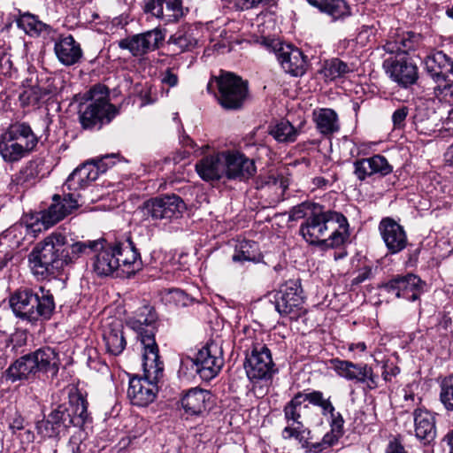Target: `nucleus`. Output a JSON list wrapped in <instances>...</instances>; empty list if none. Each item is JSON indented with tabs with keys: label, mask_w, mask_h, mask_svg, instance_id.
<instances>
[{
	"label": "nucleus",
	"mask_w": 453,
	"mask_h": 453,
	"mask_svg": "<svg viewBox=\"0 0 453 453\" xmlns=\"http://www.w3.org/2000/svg\"><path fill=\"white\" fill-rule=\"evenodd\" d=\"M80 196L79 193L68 191L63 186V195H54L50 206L38 213L35 218V221L27 225V228L35 234L57 224L79 208Z\"/></svg>",
	"instance_id": "1a4fd4ad"
},
{
	"label": "nucleus",
	"mask_w": 453,
	"mask_h": 453,
	"mask_svg": "<svg viewBox=\"0 0 453 453\" xmlns=\"http://www.w3.org/2000/svg\"><path fill=\"white\" fill-rule=\"evenodd\" d=\"M273 303L280 315L288 316L290 319H297L305 312L301 286L295 280L280 287L274 296Z\"/></svg>",
	"instance_id": "2eb2a0df"
},
{
	"label": "nucleus",
	"mask_w": 453,
	"mask_h": 453,
	"mask_svg": "<svg viewBox=\"0 0 453 453\" xmlns=\"http://www.w3.org/2000/svg\"><path fill=\"white\" fill-rule=\"evenodd\" d=\"M434 93L437 96H441L453 104V81L438 84L434 88Z\"/></svg>",
	"instance_id": "864d4df0"
},
{
	"label": "nucleus",
	"mask_w": 453,
	"mask_h": 453,
	"mask_svg": "<svg viewBox=\"0 0 453 453\" xmlns=\"http://www.w3.org/2000/svg\"><path fill=\"white\" fill-rule=\"evenodd\" d=\"M331 418V429L334 433L338 434V435H342L343 434V426L344 419L340 412H334L330 416Z\"/></svg>",
	"instance_id": "bf43d9fd"
},
{
	"label": "nucleus",
	"mask_w": 453,
	"mask_h": 453,
	"mask_svg": "<svg viewBox=\"0 0 453 453\" xmlns=\"http://www.w3.org/2000/svg\"><path fill=\"white\" fill-rule=\"evenodd\" d=\"M440 400L447 411H453V375L445 377L442 380Z\"/></svg>",
	"instance_id": "de8ad7c7"
},
{
	"label": "nucleus",
	"mask_w": 453,
	"mask_h": 453,
	"mask_svg": "<svg viewBox=\"0 0 453 453\" xmlns=\"http://www.w3.org/2000/svg\"><path fill=\"white\" fill-rule=\"evenodd\" d=\"M142 10L165 24L179 21L188 12L182 0H143Z\"/></svg>",
	"instance_id": "6ab92c4d"
},
{
	"label": "nucleus",
	"mask_w": 453,
	"mask_h": 453,
	"mask_svg": "<svg viewBox=\"0 0 453 453\" xmlns=\"http://www.w3.org/2000/svg\"><path fill=\"white\" fill-rule=\"evenodd\" d=\"M354 174L360 181L372 175L386 176L393 172V166L388 159L380 154L372 157L357 159L353 163Z\"/></svg>",
	"instance_id": "bb28decb"
},
{
	"label": "nucleus",
	"mask_w": 453,
	"mask_h": 453,
	"mask_svg": "<svg viewBox=\"0 0 453 453\" xmlns=\"http://www.w3.org/2000/svg\"><path fill=\"white\" fill-rule=\"evenodd\" d=\"M115 257L119 264V271L127 275L134 274L142 267L140 253L130 238L113 242Z\"/></svg>",
	"instance_id": "393cba45"
},
{
	"label": "nucleus",
	"mask_w": 453,
	"mask_h": 453,
	"mask_svg": "<svg viewBox=\"0 0 453 453\" xmlns=\"http://www.w3.org/2000/svg\"><path fill=\"white\" fill-rule=\"evenodd\" d=\"M425 287L426 282L413 273L398 275L383 285L388 293L411 302L419 299L425 291Z\"/></svg>",
	"instance_id": "a211bd4d"
},
{
	"label": "nucleus",
	"mask_w": 453,
	"mask_h": 453,
	"mask_svg": "<svg viewBox=\"0 0 453 453\" xmlns=\"http://www.w3.org/2000/svg\"><path fill=\"white\" fill-rule=\"evenodd\" d=\"M298 425L297 427L285 426L281 432V437L284 440L296 439L305 451L311 440V431L303 423H298Z\"/></svg>",
	"instance_id": "37998d69"
},
{
	"label": "nucleus",
	"mask_w": 453,
	"mask_h": 453,
	"mask_svg": "<svg viewBox=\"0 0 453 453\" xmlns=\"http://www.w3.org/2000/svg\"><path fill=\"white\" fill-rule=\"evenodd\" d=\"M119 113L109 102V91L104 85L97 84L85 94V101L79 105V119L83 128H100L109 124Z\"/></svg>",
	"instance_id": "0eeeda50"
},
{
	"label": "nucleus",
	"mask_w": 453,
	"mask_h": 453,
	"mask_svg": "<svg viewBox=\"0 0 453 453\" xmlns=\"http://www.w3.org/2000/svg\"><path fill=\"white\" fill-rule=\"evenodd\" d=\"M372 268L370 266H365L360 269L357 275L353 279V284H359L372 277Z\"/></svg>",
	"instance_id": "052dcab7"
},
{
	"label": "nucleus",
	"mask_w": 453,
	"mask_h": 453,
	"mask_svg": "<svg viewBox=\"0 0 453 453\" xmlns=\"http://www.w3.org/2000/svg\"><path fill=\"white\" fill-rule=\"evenodd\" d=\"M187 206L175 194L161 195L143 202L139 211L144 220L168 224L182 217Z\"/></svg>",
	"instance_id": "9d476101"
},
{
	"label": "nucleus",
	"mask_w": 453,
	"mask_h": 453,
	"mask_svg": "<svg viewBox=\"0 0 453 453\" xmlns=\"http://www.w3.org/2000/svg\"><path fill=\"white\" fill-rule=\"evenodd\" d=\"M100 247V239L86 242H76L70 246L73 262L81 255H94Z\"/></svg>",
	"instance_id": "49530a36"
},
{
	"label": "nucleus",
	"mask_w": 453,
	"mask_h": 453,
	"mask_svg": "<svg viewBox=\"0 0 453 453\" xmlns=\"http://www.w3.org/2000/svg\"><path fill=\"white\" fill-rule=\"evenodd\" d=\"M301 392L297 393L284 407V418L287 422L286 426L297 427L301 421V407L303 403Z\"/></svg>",
	"instance_id": "ea45409f"
},
{
	"label": "nucleus",
	"mask_w": 453,
	"mask_h": 453,
	"mask_svg": "<svg viewBox=\"0 0 453 453\" xmlns=\"http://www.w3.org/2000/svg\"><path fill=\"white\" fill-rule=\"evenodd\" d=\"M0 156L5 163L13 164L28 156L21 145L9 140L5 135L0 136Z\"/></svg>",
	"instance_id": "4c0bfd02"
},
{
	"label": "nucleus",
	"mask_w": 453,
	"mask_h": 453,
	"mask_svg": "<svg viewBox=\"0 0 453 453\" xmlns=\"http://www.w3.org/2000/svg\"><path fill=\"white\" fill-rule=\"evenodd\" d=\"M211 397L208 390L193 388L183 395L180 404L188 416H200L206 411Z\"/></svg>",
	"instance_id": "7c9ffc66"
},
{
	"label": "nucleus",
	"mask_w": 453,
	"mask_h": 453,
	"mask_svg": "<svg viewBox=\"0 0 453 453\" xmlns=\"http://www.w3.org/2000/svg\"><path fill=\"white\" fill-rule=\"evenodd\" d=\"M417 44L418 35L406 32L388 40L383 46L384 50L392 55L383 61V68L401 88H407L418 80V66L409 56V51L415 50Z\"/></svg>",
	"instance_id": "f03ea898"
},
{
	"label": "nucleus",
	"mask_w": 453,
	"mask_h": 453,
	"mask_svg": "<svg viewBox=\"0 0 453 453\" xmlns=\"http://www.w3.org/2000/svg\"><path fill=\"white\" fill-rule=\"evenodd\" d=\"M409 114V108L407 106H401L396 109L392 114V122L394 127L401 129L405 125V119Z\"/></svg>",
	"instance_id": "5fc2aeb1"
},
{
	"label": "nucleus",
	"mask_w": 453,
	"mask_h": 453,
	"mask_svg": "<svg viewBox=\"0 0 453 453\" xmlns=\"http://www.w3.org/2000/svg\"><path fill=\"white\" fill-rule=\"evenodd\" d=\"M261 259L260 254L257 252V244L252 241H242L238 246L233 256L234 262H255L257 263Z\"/></svg>",
	"instance_id": "79ce46f5"
},
{
	"label": "nucleus",
	"mask_w": 453,
	"mask_h": 453,
	"mask_svg": "<svg viewBox=\"0 0 453 453\" xmlns=\"http://www.w3.org/2000/svg\"><path fill=\"white\" fill-rule=\"evenodd\" d=\"M219 104L226 110H239L249 95L248 82L230 73L215 79Z\"/></svg>",
	"instance_id": "ddd939ff"
},
{
	"label": "nucleus",
	"mask_w": 453,
	"mask_h": 453,
	"mask_svg": "<svg viewBox=\"0 0 453 453\" xmlns=\"http://www.w3.org/2000/svg\"><path fill=\"white\" fill-rule=\"evenodd\" d=\"M17 26L24 30L29 35H39L42 31L48 28V26L40 21L36 16L25 12L20 14L16 20Z\"/></svg>",
	"instance_id": "a19ab883"
},
{
	"label": "nucleus",
	"mask_w": 453,
	"mask_h": 453,
	"mask_svg": "<svg viewBox=\"0 0 453 453\" xmlns=\"http://www.w3.org/2000/svg\"><path fill=\"white\" fill-rule=\"evenodd\" d=\"M54 51L58 61L66 66L79 63L83 56L80 43L72 35L60 36L55 42Z\"/></svg>",
	"instance_id": "c756f323"
},
{
	"label": "nucleus",
	"mask_w": 453,
	"mask_h": 453,
	"mask_svg": "<svg viewBox=\"0 0 453 453\" xmlns=\"http://www.w3.org/2000/svg\"><path fill=\"white\" fill-rule=\"evenodd\" d=\"M143 377H133L129 380L127 395L132 404L137 406H147L152 403L156 397L157 387L156 382L163 374V363L159 358L153 362V368L150 369L145 365L146 359H143Z\"/></svg>",
	"instance_id": "f8f14e48"
},
{
	"label": "nucleus",
	"mask_w": 453,
	"mask_h": 453,
	"mask_svg": "<svg viewBox=\"0 0 453 453\" xmlns=\"http://www.w3.org/2000/svg\"><path fill=\"white\" fill-rule=\"evenodd\" d=\"M66 244V237L60 232H54L37 243L28 255L33 274L46 279L58 274L65 265L73 263Z\"/></svg>",
	"instance_id": "7ed1b4c3"
},
{
	"label": "nucleus",
	"mask_w": 453,
	"mask_h": 453,
	"mask_svg": "<svg viewBox=\"0 0 453 453\" xmlns=\"http://www.w3.org/2000/svg\"><path fill=\"white\" fill-rule=\"evenodd\" d=\"M225 151L206 156L196 165L200 178L205 181L219 180L226 178Z\"/></svg>",
	"instance_id": "c85d7f7f"
},
{
	"label": "nucleus",
	"mask_w": 453,
	"mask_h": 453,
	"mask_svg": "<svg viewBox=\"0 0 453 453\" xmlns=\"http://www.w3.org/2000/svg\"><path fill=\"white\" fill-rule=\"evenodd\" d=\"M193 369L203 380L215 378L221 370L224 361L216 346L203 347L192 359Z\"/></svg>",
	"instance_id": "aec40b11"
},
{
	"label": "nucleus",
	"mask_w": 453,
	"mask_h": 453,
	"mask_svg": "<svg viewBox=\"0 0 453 453\" xmlns=\"http://www.w3.org/2000/svg\"><path fill=\"white\" fill-rule=\"evenodd\" d=\"M35 179L33 170L30 168L21 169L13 178V182L16 185L27 188L32 185V180Z\"/></svg>",
	"instance_id": "603ef678"
},
{
	"label": "nucleus",
	"mask_w": 453,
	"mask_h": 453,
	"mask_svg": "<svg viewBox=\"0 0 453 453\" xmlns=\"http://www.w3.org/2000/svg\"><path fill=\"white\" fill-rule=\"evenodd\" d=\"M167 299L175 305L182 307L188 306L191 302V298L184 291L177 288L169 291Z\"/></svg>",
	"instance_id": "3c124183"
},
{
	"label": "nucleus",
	"mask_w": 453,
	"mask_h": 453,
	"mask_svg": "<svg viewBox=\"0 0 453 453\" xmlns=\"http://www.w3.org/2000/svg\"><path fill=\"white\" fill-rule=\"evenodd\" d=\"M112 155H105L102 159L98 161L87 162L78 166L73 172L68 176L65 188L68 191H73L78 193V190L85 188L92 181L96 180L100 173H104L109 164L106 162Z\"/></svg>",
	"instance_id": "f3484780"
},
{
	"label": "nucleus",
	"mask_w": 453,
	"mask_h": 453,
	"mask_svg": "<svg viewBox=\"0 0 453 453\" xmlns=\"http://www.w3.org/2000/svg\"><path fill=\"white\" fill-rule=\"evenodd\" d=\"M379 231L390 254H397L405 249L408 242L406 233L395 220L389 217L382 219Z\"/></svg>",
	"instance_id": "b1692460"
},
{
	"label": "nucleus",
	"mask_w": 453,
	"mask_h": 453,
	"mask_svg": "<svg viewBox=\"0 0 453 453\" xmlns=\"http://www.w3.org/2000/svg\"><path fill=\"white\" fill-rule=\"evenodd\" d=\"M413 124L416 129L420 133L428 134L434 131L430 111L426 109L417 110V112L413 116Z\"/></svg>",
	"instance_id": "09e8293b"
},
{
	"label": "nucleus",
	"mask_w": 453,
	"mask_h": 453,
	"mask_svg": "<svg viewBox=\"0 0 453 453\" xmlns=\"http://www.w3.org/2000/svg\"><path fill=\"white\" fill-rule=\"evenodd\" d=\"M58 353L50 347L40 348L17 358L4 372L6 380L12 383L34 380L38 372L56 376L59 370Z\"/></svg>",
	"instance_id": "423d86ee"
},
{
	"label": "nucleus",
	"mask_w": 453,
	"mask_h": 453,
	"mask_svg": "<svg viewBox=\"0 0 453 453\" xmlns=\"http://www.w3.org/2000/svg\"><path fill=\"white\" fill-rule=\"evenodd\" d=\"M342 435H338V434L336 433H334L332 430L330 433H326L323 438H322V442L323 444L325 445V447L326 449L330 448L331 446H333L337 441L338 439L341 437Z\"/></svg>",
	"instance_id": "680f3d73"
},
{
	"label": "nucleus",
	"mask_w": 453,
	"mask_h": 453,
	"mask_svg": "<svg viewBox=\"0 0 453 453\" xmlns=\"http://www.w3.org/2000/svg\"><path fill=\"white\" fill-rule=\"evenodd\" d=\"M400 372V370L398 367L395 366L390 368V370H385L382 372V377L385 381H391L392 377L396 376Z\"/></svg>",
	"instance_id": "774afa93"
},
{
	"label": "nucleus",
	"mask_w": 453,
	"mask_h": 453,
	"mask_svg": "<svg viewBox=\"0 0 453 453\" xmlns=\"http://www.w3.org/2000/svg\"><path fill=\"white\" fill-rule=\"evenodd\" d=\"M81 440L75 436H72L67 445V450L71 453H81Z\"/></svg>",
	"instance_id": "0e129e2a"
},
{
	"label": "nucleus",
	"mask_w": 453,
	"mask_h": 453,
	"mask_svg": "<svg viewBox=\"0 0 453 453\" xmlns=\"http://www.w3.org/2000/svg\"><path fill=\"white\" fill-rule=\"evenodd\" d=\"M412 417L416 438L424 445L430 444L437 434L435 414L426 408H417Z\"/></svg>",
	"instance_id": "cd10ccee"
},
{
	"label": "nucleus",
	"mask_w": 453,
	"mask_h": 453,
	"mask_svg": "<svg viewBox=\"0 0 453 453\" xmlns=\"http://www.w3.org/2000/svg\"><path fill=\"white\" fill-rule=\"evenodd\" d=\"M313 119L318 130L322 134H332L340 128L336 112L328 108L314 111Z\"/></svg>",
	"instance_id": "c9c22d12"
},
{
	"label": "nucleus",
	"mask_w": 453,
	"mask_h": 453,
	"mask_svg": "<svg viewBox=\"0 0 453 453\" xmlns=\"http://www.w3.org/2000/svg\"><path fill=\"white\" fill-rule=\"evenodd\" d=\"M352 69L347 63L339 58H333L326 62L324 66V75L326 78L334 81L337 78L343 77L346 73L351 72Z\"/></svg>",
	"instance_id": "a18cd8bd"
},
{
	"label": "nucleus",
	"mask_w": 453,
	"mask_h": 453,
	"mask_svg": "<svg viewBox=\"0 0 453 453\" xmlns=\"http://www.w3.org/2000/svg\"><path fill=\"white\" fill-rule=\"evenodd\" d=\"M88 418L87 401L81 394L74 393L69 395L68 403L58 404L46 418L38 421L36 429L43 437L58 438L71 426H82Z\"/></svg>",
	"instance_id": "20e7f679"
},
{
	"label": "nucleus",
	"mask_w": 453,
	"mask_h": 453,
	"mask_svg": "<svg viewBox=\"0 0 453 453\" xmlns=\"http://www.w3.org/2000/svg\"><path fill=\"white\" fill-rule=\"evenodd\" d=\"M257 42L273 52L282 69L294 77L303 76L308 67L307 57L298 48L284 44L274 37L261 36Z\"/></svg>",
	"instance_id": "9b49d317"
},
{
	"label": "nucleus",
	"mask_w": 453,
	"mask_h": 453,
	"mask_svg": "<svg viewBox=\"0 0 453 453\" xmlns=\"http://www.w3.org/2000/svg\"><path fill=\"white\" fill-rule=\"evenodd\" d=\"M326 448L323 444L322 441L319 442H311L308 445V449L305 450V453H319L325 450Z\"/></svg>",
	"instance_id": "69168bd1"
},
{
	"label": "nucleus",
	"mask_w": 453,
	"mask_h": 453,
	"mask_svg": "<svg viewBox=\"0 0 453 453\" xmlns=\"http://www.w3.org/2000/svg\"><path fill=\"white\" fill-rule=\"evenodd\" d=\"M104 341L109 353L118 356L125 349L127 342L123 334L122 325L116 322L104 332Z\"/></svg>",
	"instance_id": "f704fd0d"
},
{
	"label": "nucleus",
	"mask_w": 453,
	"mask_h": 453,
	"mask_svg": "<svg viewBox=\"0 0 453 453\" xmlns=\"http://www.w3.org/2000/svg\"><path fill=\"white\" fill-rule=\"evenodd\" d=\"M25 426V420L22 417L19 416L15 418H13V420L12 421V423L10 424V427L12 430L13 431H16V430H21L23 429Z\"/></svg>",
	"instance_id": "338daca9"
},
{
	"label": "nucleus",
	"mask_w": 453,
	"mask_h": 453,
	"mask_svg": "<svg viewBox=\"0 0 453 453\" xmlns=\"http://www.w3.org/2000/svg\"><path fill=\"white\" fill-rule=\"evenodd\" d=\"M301 395L303 396V403L304 401H308L311 404L315 406H319L321 403L325 400L323 393L319 390H314L310 393H301Z\"/></svg>",
	"instance_id": "13d9d810"
},
{
	"label": "nucleus",
	"mask_w": 453,
	"mask_h": 453,
	"mask_svg": "<svg viewBox=\"0 0 453 453\" xmlns=\"http://www.w3.org/2000/svg\"><path fill=\"white\" fill-rule=\"evenodd\" d=\"M161 82L168 87L173 88L178 85L179 78L173 67H168L161 75Z\"/></svg>",
	"instance_id": "6e6d98bb"
},
{
	"label": "nucleus",
	"mask_w": 453,
	"mask_h": 453,
	"mask_svg": "<svg viewBox=\"0 0 453 453\" xmlns=\"http://www.w3.org/2000/svg\"><path fill=\"white\" fill-rule=\"evenodd\" d=\"M14 72V67L11 56L3 54L0 56V75L12 76Z\"/></svg>",
	"instance_id": "4d7b16f0"
},
{
	"label": "nucleus",
	"mask_w": 453,
	"mask_h": 453,
	"mask_svg": "<svg viewBox=\"0 0 453 453\" xmlns=\"http://www.w3.org/2000/svg\"><path fill=\"white\" fill-rule=\"evenodd\" d=\"M169 46L175 54L191 50L196 40L189 28H180L172 35L168 41Z\"/></svg>",
	"instance_id": "e433bc0d"
},
{
	"label": "nucleus",
	"mask_w": 453,
	"mask_h": 453,
	"mask_svg": "<svg viewBox=\"0 0 453 453\" xmlns=\"http://www.w3.org/2000/svg\"><path fill=\"white\" fill-rule=\"evenodd\" d=\"M331 368L347 380L365 385L369 390L379 387L380 377L372 366L364 363H353L338 357L330 360Z\"/></svg>",
	"instance_id": "4468645a"
},
{
	"label": "nucleus",
	"mask_w": 453,
	"mask_h": 453,
	"mask_svg": "<svg viewBox=\"0 0 453 453\" xmlns=\"http://www.w3.org/2000/svg\"><path fill=\"white\" fill-rule=\"evenodd\" d=\"M314 205H319L315 203H302L296 206H294L289 213V219L292 220H297L304 217H308L312 212Z\"/></svg>",
	"instance_id": "8fccbe9b"
},
{
	"label": "nucleus",
	"mask_w": 453,
	"mask_h": 453,
	"mask_svg": "<svg viewBox=\"0 0 453 453\" xmlns=\"http://www.w3.org/2000/svg\"><path fill=\"white\" fill-rule=\"evenodd\" d=\"M51 93H53V89L50 85L44 86L38 82L25 89L23 93L20 94L19 99L23 104L35 105Z\"/></svg>",
	"instance_id": "58836bf2"
},
{
	"label": "nucleus",
	"mask_w": 453,
	"mask_h": 453,
	"mask_svg": "<svg viewBox=\"0 0 453 453\" xmlns=\"http://www.w3.org/2000/svg\"><path fill=\"white\" fill-rule=\"evenodd\" d=\"M127 326L137 333L143 349L142 357L147 360L145 365L152 369L153 362L159 358L158 346L155 340L157 330L156 311L150 306L141 307L135 315L127 320Z\"/></svg>",
	"instance_id": "6e6552de"
},
{
	"label": "nucleus",
	"mask_w": 453,
	"mask_h": 453,
	"mask_svg": "<svg viewBox=\"0 0 453 453\" xmlns=\"http://www.w3.org/2000/svg\"><path fill=\"white\" fill-rule=\"evenodd\" d=\"M320 12L329 15L334 21L350 16V8L344 0H307Z\"/></svg>",
	"instance_id": "72a5a7b5"
},
{
	"label": "nucleus",
	"mask_w": 453,
	"mask_h": 453,
	"mask_svg": "<svg viewBox=\"0 0 453 453\" xmlns=\"http://www.w3.org/2000/svg\"><path fill=\"white\" fill-rule=\"evenodd\" d=\"M270 134L279 142H293L298 132L288 120H281L270 130Z\"/></svg>",
	"instance_id": "c03bdc74"
},
{
	"label": "nucleus",
	"mask_w": 453,
	"mask_h": 453,
	"mask_svg": "<svg viewBox=\"0 0 453 453\" xmlns=\"http://www.w3.org/2000/svg\"><path fill=\"white\" fill-rule=\"evenodd\" d=\"M9 305L16 318L31 324L49 320L55 310L53 295L42 287L15 290L9 297Z\"/></svg>",
	"instance_id": "39448f33"
},
{
	"label": "nucleus",
	"mask_w": 453,
	"mask_h": 453,
	"mask_svg": "<svg viewBox=\"0 0 453 453\" xmlns=\"http://www.w3.org/2000/svg\"><path fill=\"white\" fill-rule=\"evenodd\" d=\"M320 12L329 15L334 21L350 16V8L344 0H307Z\"/></svg>",
	"instance_id": "473e14b6"
},
{
	"label": "nucleus",
	"mask_w": 453,
	"mask_h": 453,
	"mask_svg": "<svg viewBox=\"0 0 453 453\" xmlns=\"http://www.w3.org/2000/svg\"><path fill=\"white\" fill-rule=\"evenodd\" d=\"M424 68L437 85L453 81V59L443 51L428 55L424 60Z\"/></svg>",
	"instance_id": "4be33fe9"
},
{
	"label": "nucleus",
	"mask_w": 453,
	"mask_h": 453,
	"mask_svg": "<svg viewBox=\"0 0 453 453\" xmlns=\"http://www.w3.org/2000/svg\"><path fill=\"white\" fill-rule=\"evenodd\" d=\"M226 179L246 181L257 173L255 161L238 150H225Z\"/></svg>",
	"instance_id": "412c9836"
},
{
	"label": "nucleus",
	"mask_w": 453,
	"mask_h": 453,
	"mask_svg": "<svg viewBox=\"0 0 453 453\" xmlns=\"http://www.w3.org/2000/svg\"><path fill=\"white\" fill-rule=\"evenodd\" d=\"M163 40L164 35L161 30L155 28L120 41L119 47L129 50L134 56H142L149 51L155 50Z\"/></svg>",
	"instance_id": "a878e982"
},
{
	"label": "nucleus",
	"mask_w": 453,
	"mask_h": 453,
	"mask_svg": "<svg viewBox=\"0 0 453 453\" xmlns=\"http://www.w3.org/2000/svg\"><path fill=\"white\" fill-rule=\"evenodd\" d=\"M100 247L94 252L92 257V268L98 276H110L119 271L118 258L115 257L113 242L106 239H100Z\"/></svg>",
	"instance_id": "5701e85b"
},
{
	"label": "nucleus",
	"mask_w": 453,
	"mask_h": 453,
	"mask_svg": "<svg viewBox=\"0 0 453 453\" xmlns=\"http://www.w3.org/2000/svg\"><path fill=\"white\" fill-rule=\"evenodd\" d=\"M319 407L321 408V412L324 416L327 414L331 416L335 412V409L330 401V398L325 399Z\"/></svg>",
	"instance_id": "e2e57ef3"
},
{
	"label": "nucleus",
	"mask_w": 453,
	"mask_h": 453,
	"mask_svg": "<svg viewBox=\"0 0 453 453\" xmlns=\"http://www.w3.org/2000/svg\"><path fill=\"white\" fill-rule=\"evenodd\" d=\"M347 218L341 212L314 205L312 212L300 226L299 232L311 245L334 249L342 245L349 235Z\"/></svg>",
	"instance_id": "f257e3e1"
},
{
	"label": "nucleus",
	"mask_w": 453,
	"mask_h": 453,
	"mask_svg": "<svg viewBox=\"0 0 453 453\" xmlns=\"http://www.w3.org/2000/svg\"><path fill=\"white\" fill-rule=\"evenodd\" d=\"M244 366L250 380L270 378L274 372L271 350L265 344H253L250 353L246 356Z\"/></svg>",
	"instance_id": "dca6fc26"
},
{
	"label": "nucleus",
	"mask_w": 453,
	"mask_h": 453,
	"mask_svg": "<svg viewBox=\"0 0 453 453\" xmlns=\"http://www.w3.org/2000/svg\"><path fill=\"white\" fill-rule=\"evenodd\" d=\"M9 140L15 142L28 155L35 150L38 143V138L29 125L26 123H16L11 125L3 134Z\"/></svg>",
	"instance_id": "2f4dec72"
}]
</instances>
